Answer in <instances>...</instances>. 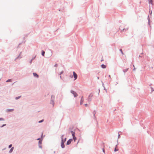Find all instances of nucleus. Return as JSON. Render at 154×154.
Returning <instances> with one entry per match:
<instances>
[{
  "label": "nucleus",
  "instance_id": "12",
  "mask_svg": "<svg viewBox=\"0 0 154 154\" xmlns=\"http://www.w3.org/2000/svg\"><path fill=\"white\" fill-rule=\"evenodd\" d=\"M93 96V94L92 93L90 94L88 98L89 99L91 98Z\"/></svg>",
  "mask_w": 154,
  "mask_h": 154
},
{
  "label": "nucleus",
  "instance_id": "24",
  "mask_svg": "<svg viewBox=\"0 0 154 154\" xmlns=\"http://www.w3.org/2000/svg\"><path fill=\"white\" fill-rule=\"evenodd\" d=\"M43 121V120H42L41 121H39V123L42 122Z\"/></svg>",
  "mask_w": 154,
  "mask_h": 154
},
{
  "label": "nucleus",
  "instance_id": "8",
  "mask_svg": "<svg viewBox=\"0 0 154 154\" xmlns=\"http://www.w3.org/2000/svg\"><path fill=\"white\" fill-rule=\"evenodd\" d=\"M64 143L63 142H61V146L62 147V148H63L65 146L64 145Z\"/></svg>",
  "mask_w": 154,
  "mask_h": 154
},
{
  "label": "nucleus",
  "instance_id": "36",
  "mask_svg": "<svg viewBox=\"0 0 154 154\" xmlns=\"http://www.w3.org/2000/svg\"><path fill=\"white\" fill-rule=\"evenodd\" d=\"M120 50L122 51V49Z\"/></svg>",
  "mask_w": 154,
  "mask_h": 154
},
{
  "label": "nucleus",
  "instance_id": "32",
  "mask_svg": "<svg viewBox=\"0 0 154 154\" xmlns=\"http://www.w3.org/2000/svg\"><path fill=\"white\" fill-rule=\"evenodd\" d=\"M134 70H135V68H134Z\"/></svg>",
  "mask_w": 154,
  "mask_h": 154
},
{
  "label": "nucleus",
  "instance_id": "15",
  "mask_svg": "<svg viewBox=\"0 0 154 154\" xmlns=\"http://www.w3.org/2000/svg\"><path fill=\"white\" fill-rule=\"evenodd\" d=\"M45 54V52L44 51L42 50V55L43 56H44Z\"/></svg>",
  "mask_w": 154,
  "mask_h": 154
},
{
  "label": "nucleus",
  "instance_id": "9",
  "mask_svg": "<svg viewBox=\"0 0 154 154\" xmlns=\"http://www.w3.org/2000/svg\"><path fill=\"white\" fill-rule=\"evenodd\" d=\"M14 147H11L9 151V153H11L13 152V151L14 150Z\"/></svg>",
  "mask_w": 154,
  "mask_h": 154
},
{
  "label": "nucleus",
  "instance_id": "30",
  "mask_svg": "<svg viewBox=\"0 0 154 154\" xmlns=\"http://www.w3.org/2000/svg\"><path fill=\"white\" fill-rule=\"evenodd\" d=\"M52 97H53V98H54V96H51V98H52Z\"/></svg>",
  "mask_w": 154,
  "mask_h": 154
},
{
  "label": "nucleus",
  "instance_id": "22",
  "mask_svg": "<svg viewBox=\"0 0 154 154\" xmlns=\"http://www.w3.org/2000/svg\"><path fill=\"white\" fill-rule=\"evenodd\" d=\"M128 69H124L123 70V71H124V72H127L128 71Z\"/></svg>",
  "mask_w": 154,
  "mask_h": 154
},
{
  "label": "nucleus",
  "instance_id": "14",
  "mask_svg": "<svg viewBox=\"0 0 154 154\" xmlns=\"http://www.w3.org/2000/svg\"><path fill=\"white\" fill-rule=\"evenodd\" d=\"M12 79H8V80H7L6 81V82H12Z\"/></svg>",
  "mask_w": 154,
  "mask_h": 154
},
{
  "label": "nucleus",
  "instance_id": "3",
  "mask_svg": "<svg viewBox=\"0 0 154 154\" xmlns=\"http://www.w3.org/2000/svg\"><path fill=\"white\" fill-rule=\"evenodd\" d=\"M14 109H6V111L7 112H12L14 111Z\"/></svg>",
  "mask_w": 154,
  "mask_h": 154
},
{
  "label": "nucleus",
  "instance_id": "21",
  "mask_svg": "<svg viewBox=\"0 0 154 154\" xmlns=\"http://www.w3.org/2000/svg\"><path fill=\"white\" fill-rule=\"evenodd\" d=\"M5 119L3 118H0V121H4Z\"/></svg>",
  "mask_w": 154,
  "mask_h": 154
},
{
  "label": "nucleus",
  "instance_id": "35",
  "mask_svg": "<svg viewBox=\"0 0 154 154\" xmlns=\"http://www.w3.org/2000/svg\"><path fill=\"white\" fill-rule=\"evenodd\" d=\"M125 29H123V31H124V30H125Z\"/></svg>",
  "mask_w": 154,
  "mask_h": 154
},
{
  "label": "nucleus",
  "instance_id": "16",
  "mask_svg": "<svg viewBox=\"0 0 154 154\" xmlns=\"http://www.w3.org/2000/svg\"><path fill=\"white\" fill-rule=\"evenodd\" d=\"M101 67L103 68H105L106 67V66L104 64H102L101 65Z\"/></svg>",
  "mask_w": 154,
  "mask_h": 154
},
{
  "label": "nucleus",
  "instance_id": "18",
  "mask_svg": "<svg viewBox=\"0 0 154 154\" xmlns=\"http://www.w3.org/2000/svg\"><path fill=\"white\" fill-rule=\"evenodd\" d=\"M6 124H3L2 125L0 126V127L1 128H2L6 126Z\"/></svg>",
  "mask_w": 154,
  "mask_h": 154
},
{
  "label": "nucleus",
  "instance_id": "19",
  "mask_svg": "<svg viewBox=\"0 0 154 154\" xmlns=\"http://www.w3.org/2000/svg\"><path fill=\"white\" fill-rule=\"evenodd\" d=\"M21 52H20V54H19V56H18L16 58V59H15V60H16V59H18V58H19L20 57V54H21Z\"/></svg>",
  "mask_w": 154,
  "mask_h": 154
},
{
  "label": "nucleus",
  "instance_id": "1",
  "mask_svg": "<svg viewBox=\"0 0 154 154\" xmlns=\"http://www.w3.org/2000/svg\"><path fill=\"white\" fill-rule=\"evenodd\" d=\"M71 134L73 137V139L74 140V141L75 142L76 140V138L75 136V133L72 131Z\"/></svg>",
  "mask_w": 154,
  "mask_h": 154
},
{
  "label": "nucleus",
  "instance_id": "7",
  "mask_svg": "<svg viewBox=\"0 0 154 154\" xmlns=\"http://www.w3.org/2000/svg\"><path fill=\"white\" fill-rule=\"evenodd\" d=\"M72 139H69L67 142V144L69 145L70 144L71 142L72 141Z\"/></svg>",
  "mask_w": 154,
  "mask_h": 154
},
{
  "label": "nucleus",
  "instance_id": "37",
  "mask_svg": "<svg viewBox=\"0 0 154 154\" xmlns=\"http://www.w3.org/2000/svg\"><path fill=\"white\" fill-rule=\"evenodd\" d=\"M122 54H123V53L122 52Z\"/></svg>",
  "mask_w": 154,
  "mask_h": 154
},
{
  "label": "nucleus",
  "instance_id": "34",
  "mask_svg": "<svg viewBox=\"0 0 154 154\" xmlns=\"http://www.w3.org/2000/svg\"><path fill=\"white\" fill-rule=\"evenodd\" d=\"M23 39H25V37H23Z\"/></svg>",
  "mask_w": 154,
  "mask_h": 154
},
{
  "label": "nucleus",
  "instance_id": "10",
  "mask_svg": "<svg viewBox=\"0 0 154 154\" xmlns=\"http://www.w3.org/2000/svg\"><path fill=\"white\" fill-rule=\"evenodd\" d=\"M83 101H84L83 97L82 96V97L81 98V102H80L81 104H82V103H83Z\"/></svg>",
  "mask_w": 154,
  "mask_h": 154
},
{
  "label": "nucleus",
  "instance_id": "26",
  "mask_svg": "<svg viewBox=\"0 0 154 154\" xmlns=\"http://www.w3.org/2000/svg\"><path fill=\"white\" fill-rule=\"evenodd\" d=\"M6 148H4L3 149H2V151H4V150H5L6 149Z\"/></svg>",
  "mask_w": 154,
  "mask_h": 154
},
{
  "label": "nucleus",
  "instance_id": "6",
  "mask_svg": "<svg viewBox=\"0 0 154 154\" xmlns=\"http://www.w3.org/2000/svg\"><path fill=\"white\" fill-rule=\"evenodd\" d=\"M33 76L34 77H36L37 78H38V75L36 73V72H33Z\"/></svg>",
  "mask_w": 154,
  "mask_h": 154
},
{
  "label": "nucleus",
  "instance_id": "33",
  "mask_svg": "<svg viewBox=\"0 0 154 154\" xmlns=\"http://www.w3.org/2000/svg\"><path fill=\"white\" fill-rule=\"evenodd\" d=\"M109 77H110V75H109Z\"/></svg>",
  "mask_w": 154,
  "mask_h": 154
},
{
  "label": "nucleus",
  "instance_id": "17",
  "mask_svg": "<svg viewBox=\"0 0 154 154\" xmlns=\"http://www.w3.org/2000/svg\"><path fill=\"white\" fill-rule=\"evenodd\" d=\"M149 4H152V0H149Z\"/></svg>",
  "mask_w": 154,
  "mask_h": 154
},
{
  "label": "nucleus",
  "instance_id": "25",
  "mask_svg": "<svg viewBox=\"0 0 154 154\" xmlns=\"http://www.w3.org/2000/svg\"><path fill=\"white\" fill-rule=\"evenodd\" d=\"M39 144L41 143V142L40 139L39 138Z\"/></svg>",
  "mask_w": 154,
  "mask_h": 154
},
{
  "label": "nucleus",
  "instance_id": "4",
  "mask_svg": "<svg viewBox=\"0 0 154 154\" xmlns=\"http://www.w3.org/2000/svg\"><path fill=\"white\" fill-rule=\"evenodd\" d=\"M71 92L74 95V96L75 97H76L77 96V94L76 93L75 91H71Z\"/></svg>",
  "mask_w": 154,
  "mask_h": 154
},
{
  "label": "nucleus",
  "instance_id": "27",
  "mask_svg": "<svg viewBox=\"0 0 154 154\" xmlns=\"http://www.w3.org/2000/svg\"><path fill=\"white\" fill-rule=\"evenodd\" d=\"M88 105V104H85V106H87Z\"/></svg>",
  "mask_w": 154,
  "mask_h": 154
},
{
  "label": "nucleus",
  "instance_id": "31",
  "mask_svg": "<svg viewBox=\"0 0 154 154\" xmlns=\"http://www.w3.org/2000/svg\"><path fill=\"white\" fill-rule=\"evenodd\" d=\"M36 140H38V138H37V139H36Z\"/></svg>",
  "mask_w": 154,
  "mask_h": 154
},
{
  "label": "nucleus",
  "instance_id": "13",
  "mask_svg": "<svg viewBox=\"0 0 154 154\" xmlns=\"http://www.w3.org/2000/svg\"><path fill=\"white\" fill-rule=\"evenodd\" d=\"M21 97V96L17 97H15V99L16 100H18Z\"/></svg>",
  "mask_w": 154,
  "mask_h": 154
},
{
  "label": "nucleus",
  "instance_id": "5",
  "mask_svg": "<svg viewBox=\"0 0 154 154\" xmlns=\"http://www.w3.org/2000/svg\"><path fill=\"white\" fill-rule=\"evenodd\" d=\"M73 75L74 78V80H75L77 79V74L74 72H73Z\"/></svg>",
  "mask_w": 154,
  "mask_h": 154
},
{
  "label": "nucleus",
  "instance_id": "23",
  "mask_svg": "<svg viewBox=\"0 0 154 154\" xmlns=\"http://www.w3.org/2000/svg\"><path fill=\"white\" fill-rule=\"evenodd\" d=\"M118 149H116V148H115V149L114 151H115V152H116V151H118Z\"/></svg>",
  "mask_w": 154,
  "mask_h": 154
},
{
  "label": "nucleus",
  "instance_id": "2",
  "mask_svg": "<svg viewBox=\"0 0 154 154\" xmlns=\"http://www.w3.org/2000/svg\"><path fill=\"white\" fill-rule=\"evenodd\" d=\"M62 142L64 143L66 140V138L64 137V135H63L61 136Z\"/></svg>",
  "mask_w": 154,
  "mask_h": 154
},
{
  "label": "nucleus",
  "instance_id": "11",
  "mask_svg": "<svg viewBox=\"0 0 154 154\" xmlns=\"http://www.w3.org/2000/svg\"><path fill=\"white\" fill-rule=\"evenodd\" d=\"M36 56H35L34 57H33L29 61V63H30V64H31V63H32V61L35 58V57H36Z\"/></svg>",
  "mask_w": 154,
  "mask_h": 154
},
{
  "label": "nucleus",
  "instance_id": "28",
  "mask_svg": "<svg viewBox=\"0 0 154 154\" xmlns=\"http://www.w3.org/2000/svg\"><path fill=\"white\" fill-rule=\"evenodd\" d=\"M103 152L104 153L105 152V150H104V149H103Z\"/></svg>",
  "mask_w": 154,
  "mask_h": 154
},
{
  "label": "nucleus",
  "instance_id": "20",
  "mask_svg": "<svg viewBox=\"0 0 154 154\" xmlns=\"http://www.w3.org/2000/svg\"><path fill=\"white\" fill-rule=\"evenodd\" d=\"M12 144H11L10 145H9L8 146V148H11L12 147Z\"/></svg>",
  "mask_w": 154,
  "mask_h": 154
},
{
  "label": "nucleus",
  "instance_id": "29",
  "mask_svg": "<svg viewBox=\"0 0 154 154\" xmlns=\"http://www.w3.org/2000/svg\"><path fill=\"white\" fill-rule=\"evenodd\" d=\"M54 102L53 101V106H54Z\"/></svg>",
  "mask_w": 154,
  "mask_h": 154
}]
</instances>
